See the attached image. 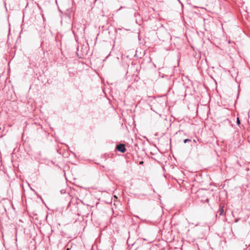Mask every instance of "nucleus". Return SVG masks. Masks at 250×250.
Listing matches in <instances>:
<instances>
[{"label":"nucleus","mask_w":250,"mask_h":250,"mask_svg":"<svg viewBox=\"0 0 250 250\" xmlns=\"http://www.w3.org/2000/svg\"><path fill=\"white\" fill-rule=\"evenodd\" d=\"M218 213L219 215H225L226 212L224 211V206L222 205H220L219 209L218 210Z\"/></svg>","instance_id":"obj_2"},{"label":"nucleus","mask_w":250,"mask_h":250,"mask_svg":"<svg viewBox=\"0 0 250 250\" xmlns=\"http://www.w3.org/2000/svg\"><path fill=\"white\" fill-rule=\"evenodd\" d=\"M116 148L118 151H120L122 153H124L126 151L125 146L123 144H120L119 145H117Z\"/></svg>","instance_id":"obj_1"},{"label":"nucleus","mask_w":250,"mask_h":250,"mask_svg":"<svg viewBox=\"0 0 250 250\" xmlns=\"http://www.w3.org/2000/svg\"><path fill=\"white\" fill-rule=\"evenodd\" d=\"M70 250V248H67L66 250Z\"/></svg>","instance_id":"obj_8"},{"label":"nucleus","mask_w":250,"mask_h":250,"mask_svg":"<svg viewBox=\"0 0 250 250\" xmlns=\"http://www.w3.org/2000/svg\"><path fill=\"white\" fill-rule=\"evenodd\" d=\"M142 240H143V239H142V238H140V239H138L137 240V241H138V242H141V241H142Z\"/></svg>","instance_id":"obj_6"},{"label":"nucleus","mask_w":250,"mask_h":250,"mask_svg":"<svg viewBox=\"0 0 250 250\" xmlns=\"http://www.w3.org/2000/svg\"><path fill=\"white\" fill-rule=\"evenodd\" d=\"M191 142V140L190 139H185L184 140V143L185 144L188 143V142Z\"/></svg>","instance_id":"obj_3"},{"label":"nucleus","mask_w":250,"mask_h":250,"mask_svg":"<svg viewBox=\"0 0 250 250\" xmlns=\"http://www.w3.org/2000/svg\"><path fill=\"white\" fill-rule=\"evenodd\" d=\"M38 7H39L40 9H41V7H40V6L39 4H38Z\"/></svg>","instance_id":"obj_9"},{"label":"nucleus","mask_w":250,"mask_h":250,"mask_svg":"<svg viewBox=\"0 0 250 250\" xmlns=\"http://www.w3.org/2000/svg\"><path fill=\"white\" fill-rule=\"evenodd\" d=\"M60 192L61 194H64L65 193V189H62L61 191H60Z\"/></svg>","instance_id":"obj_5"},{"label":"nucleus","mask_w":250,"mask_h":250,"mask_svg":"<svg viewBox=\"0 0 250 250\" xmlns=\"http://www.w3.org/2000/svg\"><path fill=\"white\" fill-rule=\"evenodd\" d=\"M193 142L195 143H196V140H193Z\"/></svg>","instance_id":"obj_10"},{"label":"nucleus","mask_w":250,"mask_h":250,"mask_svg":"<svg viewBox=\"0 0 250 250\" xmlns=\"http://www.w3.org/2000/svg\"><path fill=\"white\" fill-rule=\"evenodd\" d=\"M236 123L238 125H240V124H241V122H240V121L239 120V118H237V121H236Z\"/></svg>","instance_id":"obj_4"},{"label":"nucleus","mask_w":250,"mask_h":250,"mask_svg":"<svg viewBox=\"0 0 250 250\" xmlns=\"http://www.w3.org/2000/svg\"><path fill=\"white\" fill-rule=\"evenodd\" d=\"M206 201L207 203H208V202H209V199H207Z\"/></svg>","instance_id":"obj_7"}]
</instances>
